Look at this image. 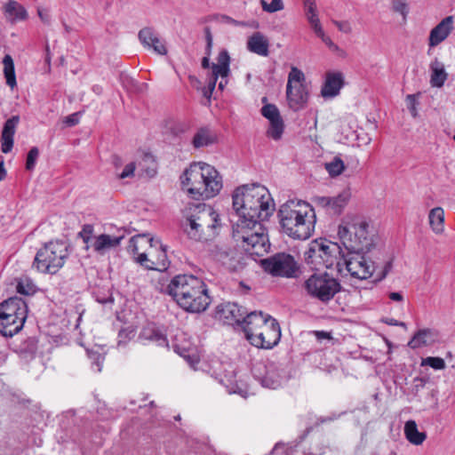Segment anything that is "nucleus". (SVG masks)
Returning a JSON list of instances; mask_svg holds the SVG:
<instances>
[{
  "label": "nucleus",
  "instance_id": "3",
  "mask_svg": "<svg viewBox=\"0 0 455 455\" xmlns=\"http://www.w3.org/2000/svg\"><path fill=\"white\" fill-rule=\"evenodd\" d=\"M181 188L195 200L216 196L223 187L217 169L204 162L192 163L180 175Z\"/></svg>",
  "mask_w": 455,
  "mask_h": 455
},
{
  "label": "nucleus",
  "instance_id": "54",
  "mask_svg": "<svg viewBox=\"0 0 455 455\" xmlns=\"http://www.w3.org/2000/svg\"><path fill=\"white\" fill-rule=\"evenodd\" d=\"M407 101H408V108L412 116H417V108H416V99L414 94H409L407 95Z\"/></svg>",
  "mask_w": 455,
  "mask_h": 455
},
{
  "label": "nucleus",
  "instance_id": "14",
  "mask_svg": "<svg viewBox=\"0 0 455 455\" xmlns=\"http://www.w3.org/2000/svg\"><path fill=\"white\" fill-rule=\"evenodd\" d=\"M281 339V328L278 322L271 315L251 339V345L264 349H270L276 346Z\"/></svg>",
  "mask_w": 455,
  "mask_h": 455
},
{
  "label": "nucleus",
  "instance_id": "12",
  "mask_svg": "<svg viewBox=\"0 0 455 455\" xmlns=\"http://www.w3.org/2000/svg\"><path fill=\"white\" fill-rule=\"evenodd\" d=\"M252 374L262 387L270 389L282 387L287 380V374L282 364L274 361L255 363Z\"/></svg>",
  "mask_w": 455,
  "mask_h": 455
},
{
  "label": "nucleus",
  "instance_id": "61",
  "mask_svg": "<svg viewBox=\"0 0 455 455\" xmlns=\"http://www.w3.org/2000/svg\"><path fill=\"white\" fill-rule=\"evenodd\" d=\"M316 334V337L320 339H330V334L325 332V331H316L315 332Z\"/></svg>",
  "mask_w": 455,
  "mask_h": 455
},
{
  "label": "nucleus",
  "instance_id": "39",
  "mask_svg": "<svg viewBox=\"0 0 455 455\" xmlns=\"http://www.w3.org/2000/svg\"><path fill=\"white\" fill-rule=\"evenodd\" d=\"M284 124L282 117L269 121V128L267 134L269 138L278 140L282 138Z\"/></svg>",
  "mask_w": 455,
  "mask_h": 455
},
{
  "label": "nucleus",
  "instance_id": "63",
  "mask_svg": "<svg viewBox=\"0 0 455 455\" xmlns=\"http://www.w3.org/2000/svg\"><path fill=\"white\" fill-rule=\"evenodd\" d=\"M78 235L83 238L84 242H85V225L82 227V229L78 233Z\"/></svg>",
  "mask_w": 455,
  "mask_h": 455
},
{
  "label": "nucleus",
  "instance_id": "15",
  "mask_svg": "<svg viewBox=\"0 0 455 455\" xmlns=\"http://www.w3.org/2000/svg\"><path fill=\"white\" fill-rule=\"evenodd\" d=\"M366 253L347 252L345 258L347 270L351 276L364 280L371 277L375 270L373 262L365 257Z\"/></svg>",
  "mask_w": 455,
  "mask_h": 455
},
{
  "label": "nucleus",
  "instance_id": "55",
  "mask_svg": "<svg viewBox=\"0 0 455 455\" xmlns=\"http://www.w3.org/2000/svg\"><path fill=\"white\" fill-rule=\"evenodd\" d=\"M204 34L207 42V51L211 52V48L212 46V36L210 28L206 27L204 28Z\"/></svg>",
  "mask_w": 455,
  "mask_h": 455
},
{
  "label": "nucleus",
  "instance_id": "16",
  "mask_svg": "<svg viewBox=\"0 0 455 455\" xmlns=\"http://www.w3.org/2000/svg\"><path fill=\"white\" fill-rule=\"evenodd\" d=\"M247 310L235 302H224L217 307L216 314L227 324L241 326Z\"/></svg>",
  "mask_w": 455,
  "mask_h": 455
},
{
  "label": "nucleus",
  "instance_id": "13",
  "mask_svg": "<svg viewBox=\"0 0 455 455\" xmlns=\"http://www.w3.org/2000/svg\"><path fill=\"white\" fill-rule=\"evenodd\" d=\"M265 272L273 276L286 278L295 277L299 266L294 257L285 252H279L260 260Z\"/></svg>",
  "mask_w": 455,
  "mask_h": 455
},
{
  "label": "nucleus",
  "instance_id": "53",
  "mask_svg": "<svg viewBox=\"0 0 455 455\" xmlns=\"http://www.w3.org/2000/svg\"><path fill=\"white\" fill-rule=\"evenodd\" d=\"M393 267V264L391 260H388L385 263L382 270L379 273H377V281L383 280L391 271Z\"/></svg>",
  "mask_w": 455,
  "mask_h": 455
},
{
  "label": "nucleus",
  "instance_id": "46",
  "mask_svg": "<svg viewBox=\"0 0 455 455\" xmlns=\"http://www.w3.org/2000/svg\"><path fill=\"white\" fill-rule=\"evenodd\" d=\"M260 4L263 11L273 13L278 11H282L284 8L283 0H272L270 4L265 0H260Z\"/></svg>",
  "mask_w": 455,
  "mask_h": 455
},
{
  "label": "nucleus",
  "instance_id": "64",
  "mask_svg": "<svg viewBox=\"0 0 455 455\" xmlns=\"http://www.w3.org/2000/svg\"><path fill=\"white\" fill-rule=\"evenodd\" d=\"M92 91L95 92L97 94H100L102 92V88L99 85H95L92 87Z\"/></svg>",
  "mask_w": 455,
  "mask_h": 455
},
{
  "label": "nucleus",
  "instance_id": "30",
  "mask_svg": "<svg viewBox=\"0 0 455 455\" xmlns=\"http://www.w3.org/2000/svg\"><path fill=\"white\" fill-rule=\"evenodd\" d=\"M431 71L430 84L432 87L441 88L448 78V74L443 62L437 58L433 60L429 65Z\"/></svg>",
  "mask_w": 455,
  "mask_h": 455
},
{
  "label": "nucleus",
  "instance_id": "2",
  "mask_svg": "<svg viewBox=\"0 0 455 455\" xmlns=\"http://www.w3.org/2000/svg\"><path fill=\"white\" fill-rule=\"evenodd\" d=\"M162 291L170 295L182 309L189 313H202L211 304L206 284L192 275L174 276Z\"/></svg>",
  "mask_w": 455,
  "mask_h": 455
},
{
  "label": "nucleus",
  "instance_id": "50",
  "mask_svg": "<svg viewBox=\"0 0 455 455\" xmlns=\"http://www.w3.org/2000/svg\"><path fill=\"white\" fill-rule=\"evenodd\" d=\"M316 36L322 39V41L331 49L336 51L338 49L337 44H335L332 40L325 35L323 28H318L316 31H315Z\"/></svg>",
  "mask_w": 455,
  "mask_h": 455
},
{
  "label": "nucleus",
  "instance_id": "25",
  "mask_svg": "<svg viewBox=\"0 0 455 455\" xmlns=\"http://www.w3.org/2000/svg\"><path fill=\"white\" fill-rule=\"evenodd\" d=\"M344 84L343 75L340 72H329L321 90L323 98H333L339 93Z\"/></svg>",
  "mask_w": 455,
  "mask_h": 455
},
{
  "label": "nucleus",
  "instance_id": "17",
  "mask_svg": "<svg viewBox=\"0 0 455 455\" xmlns=\"http://www.w3.org/2000/svg\"><path fill=\"white\" fill-rule=\"evenodd\" d=\"M93 227L87 224V243L91 242V247L99 254H104L107 251L118 246L124 239V235L111 236L109 235H100L93 238Z\"/></svg>",
  "mask_w": 455,
  "mask_h": 455
},
{
  "label": "nucleus",
  "instance_id": "9",
  "mask_svg": "<svg viewBox=\"0 0 455 455\" xmlns=\"http://www.w3.org/2000/svg\"><path fill=\"white\" fill-rule=\"evenodd\" d=\"M67 257V244L61 241H52L37 251L33 267L42 273L55 274L62 267Z\"/></svg>",
  "mask_w": 455,
  "mask_h": 455
},
{
  "label": "nucleus",
  "instance_id": "29",
  "mask_svg": "<svg viewBox=\"0 0 455 455\" xmlns=\"http://www.w3.org/2000/svg\"><path fill=\"white\" fill-rule=\"evenodd\" d=\"M25 320L17 315H6L0 313V333L5 337L13 336L21 330Z\"/></svg>",
  "mask_w": 455,
  "mask_h": 455
},
{
  "label": "nucleus",
  "instance_id": "27",
  "mask_svg": "<svg viewBox=\"0 0 455 455\" xmlns=\"http://www.w3.org/2000/svg\"><path fill=\"white\" fill-rule=\"evenodd\" d=\"M0 313L6 315H17L20 318L26 319L28 306L20 298H11L0 304Z\"/></svg>",
  "mask_w": 455,
  "mask_h": 455
},
{
  "label": "nucleus",
  "instance_id": "49",
  "mask_svg": "<svg viewBox=\"0 0 455 455\" xmlns=\"http://www.w3.org/2000/svg\"><path fill=\"white\" fill-rule=\"evenodd\" d=\"M143 335H144L147 339H150V340H152V341L156 342L158 346L163 347V346H167V344H168V343H167V339H166V338H165V336H164L163 333H161L160 331H152V333H151L150 335H148L147 331H144V333H143Z\"/></svg>",
  "mask_w": 455,
  "mask_h": 455
},
{
  "label": "nucleus",
  "instance_id": "28",
  "mask_svg": "<svg viewBox=\"0 0 455 455\" xmlns=\"http://www.w3.org/2000/svg\"><path fill=\"white\" fill-rule=\"evenodd\" d=\"M247 49L257 55L267 57L269 54V40L260 32H254L247 40Z\"/></svg>",
  "mask_w": 455,
  "mask_h": 455
},
{
  "label": "nucleus",
  "instance_id": "23",
  "mask_svg": "<svg viewBox=\"0 0 455 455\" xmlns=\"http://www.w3.org/2000/svg\"><path fill=\"white\" fill-rule=\"evenodd\" d=\"M19 123L20 116H12L4 124L1 134V150L4 154L11 152L13 148V138Z\"/></svg>",
  "mask_w": 455,
  "mask_h": 455
},
{
  "label": "nucleus",
  "instance_id": "34",
  "mask_svg": "<svg viewBox=\"0 0 455 455\" xmlns=\"http://www.w3.org/2000/svg\"><path fill=\"white\" fill-rule=\"evenodd\" d=\"M428 222L431 230L441 235L444 231V211L442 207H435L428 213Z\"/></svg>",
  "mask_w": 455,
  "mask_h": 455
},
{
  "label": "nucleus",
  "instance_id": "48",
  "mask_svg": "<svg viewBox=\"0 0 455 455\" xmlns=\"http://www.w3.org/2000/svg\"><path fill=\"white\" fill-rule=\"evenodd\" d=\"M39 156V150L36 147H33L27 155L26 169L32 171L35 168L36 160Z\"/></svg>",
  "mask_w": 455,
  "mask_h": 455
},
{
  "label": "nucleus",
  "instance_id": "59",
  "mask_svg": "<svg viewBox=\"0 0 455 455\" xmlns=\"http://www.w3.org/2000/svg\"><path fill=\"white\" fill-rule=\"evenodd\" d=\"M209 55H210V52L207 51V56L204 57L203 60H202V67L204 68H210V58H209Z\"/></svg>",
  "mask_w": 455,
  "mask_h": 455
},
{
  "label": "nucleus",
  "instance_id": "5",
  "mask_svg": "<svg viewBox=\"0 0 455 455\" xmlns=\"http://www.w3.org/2000/svg\"><path fill=\"white\" fill-rule=\"evenodd\" d=\"M284 234L293 239L306 240L314 233L316 217L311 205L301 200H289L278 211Z\"/></svg>",
  "mask_w": 455,
  "mask_h": 455
},
{
  "label": "nucleus",
  "instance_id": "41",
  "mask_svg": "<svg viewBox=\"0 0 455 455\" xmlns=\"http://www.w3.org/2000/svg\"><path fill=\"white\" fill-rule=\"evenodd\" d=\"M142 171L148 177H153L156 173V166L154 156L151 154H145L142 159Z\"/></svg>",
  "mask_w": 455,
  "mask_h": 455
},
{
  "label": "nucleus",
  "instance_id": "8",
  "mask_svg": "<svg viewBox=\"0 0 455 455\" xmlns=\"http://www.w3.org/2000/svg\"><path fill=\"white\" fill-rule=\"evenodd\" d=\"M220 227L217 212L204 204L196 205L182 223L188 237L196 242L212 240L219 234Z\"/></svg>",
  "mask_w": 455,
  "mask_h": 455
},
{
  "label": "nucleus",
  "instance_id": "37",
  "mask_svg": "<svg viewBox=\"0 0 455 455\" xmlns=\"http://www.w3.org/2000/svg\"><path fill=\"white\" fill-rule=\"evenodd\" d=\"M319 246H322L320 250V256H323L321 258L322 265L323 267H328L329 266H331L333 264V255L332 252L336 249V247L339 249L338 243H331L326 240L317 239Z\"/></svg>",
  "mask_w": 455,
  "mask_h": 455
},
{
  "label": "nucleus",
  "instance_id": "45",
  "mask_svg": "<svg viewBox=\"0 0 455 455\" xmlns=\"http://www.w3.org/2000/svg\"><path fill=\"white\" fill-rule=\"evenodd\" d=\"M17 291L20 294L29 295L35 292L36 286L28 278H21L18 283Z\"/></svg>",
  "mask_w": 455,
  "mask_h": 455
},
{
  "label": "nucleus",
  "instance_id": "4",
  "mask_svg": "<svg viewBox=\"0 0 455 455\" xmlns=\"http://www.w3.org/2000/svg\"><path fill=\"white\" fill-rule=\"evenodd\" d=\"M232 199L234 212L230 217L244 215L246 219L267 220L275 209L268 189L259 184L237 188L232 195Z\"/></svg>",
  "mask_w": 455,
  "mask_h": 455
},
{
  "label": "nucleus",
  "instance_id": "44",
  "mask_svg": "<svg viewBox=\"0 0 455 455\" xmlns=\"http://www.w3.org/2000/svg\"><path fill=\"white\" fill-rule=\"evenodd\" d=\"M261 115L268 121L280 118V112L277 107L274 104H266L261 108Z\"/></svg>",
  "mask_w": 455,
  "mask_h": 455
},
{
  "label": "nucleus",
  "instance_id": "47",
  "mask_svg": "<svg viewBox=\"0 0 455 455\" xmlns=\"http://www.w3.org/2000/svg\"><path fill=\"white\" fill-rule=\"evenodd\" d=\"M305 15L314 32L322 28L316 8L305 11Z\"/></svg>",
  "mask_w": 455,
  "mask_h": 455
},
{
  "label": "nucleus",
  "instance_id": "43",
  "mask_svg": "<svg viewBox=\"0 0 455 455\" xmlns=\"http://www.w3.org/2000/svg\"><path fill=\"white\" fill-rule=\"evenodd\" d=\"M135 337V330L132 327L124 328L119 331L117 336V346L124 347L128 341Z\"/></svg>",
  "mask_w": 455,
  "mask_h": 455
},
{
  "label": "nucleus",
  "instance_id": "18",
  "mask_svg": "<svg viewBox=\"0 0 455 455\" xmlns=\"http://www.w3.org/2000/svg\"><path fill=\"white\" fill-rule=\"evenodd\" d=\"M350 196V192L344 190L336 196H315L313 202L318 207L326 209L332 213L339 214L348 204Z\"/></svg>",
  "mask_w": 455,
  "mask_h": 455
},
{
  "label": "nucleus",
  "instance_id": "57",
  "mask_svg": "<svg viewBox=\"0 0 455 455\" xmlns=\"http://www.w3.org/2000/svg\"><path fill=\"white\" fill-rule=\"evenodd\" d=\"M229 73H227L225 76H219L220 77V81L219 83V89L223 91L226 85L228 84V76Z\"/></svg>",
  "mask_w": 455,
  "mask_h": 455
},
{
  "label": "nucleus",
  "instance_id": "26",
  "mask_svg": "<svg viewBox=\"0 0 455 455\" xmlns=\"http://www.w3.org/2000/svg\"><path fill=\"white\" fill-rule=\"evenodd\" d=\"M453 17L444 18L437 26H435L429 35V45L431 47L438 45L445 40L452 30Z\"/></svg>",
  "mask_w": 455,
  "mask_h": 455
},
{
  "label": "nucleus",
  "instance_id": "22",
  "mask_svg": "<svg viewBox=\"0 0 455 455\" xmlns=\"http://www.w3.org/2000/svg\"><path fill=\"white\" fill-rule=\"evenodd\" d=\"M230 57L227 51H221L218 55V62L212 65V73L208 77V88L210 93L215 89L219 76L229 73Z\"/></svg>",
  "mask_w": 455,
  "mask_h": 455
},
{
  "label": "nucleus",
  "instance_id": "35",
  "mask_svg": "<svg viewBox=\"0 0 455 455\" xmlns=\"http://www.w3.org/2000/svg\"><path fill=\"white\" fill-rule=\"evenodd\" d=\"M323 248L319 246L318 240L312 241L307 251L304 252V259L307 264L313 265L314 267L317 268L322 267V260L320 256V250Z\"/></svg>",
  "mask_w": 455,
  "mask_h": 455
},
{
  "label": "nucleus",
  "instance_id": "19",
  "mask_svg": "<svg viewBox=\"0 0 455 455\" xmlns=\"http://www.w3.org/2000/svg\"><path fill=\"white\" fill-rule=\"evenodd\" d=\"M269 316V315L264 314L261 311L246 313L240 327L243 329L246 339L251 344L253 336L258 333L260 329H262Z\"/></svg>",
  "mask_w": 455,
  "mask_h": 455
},
{
  "label": "nucleus",
  "instance_id": "1",
  "mask_svg": "<svg viewBox=\"0 0 455 455\" xmlns=\"http://www.w3.org/2000/svg\"><path fill=\"white\" fill-rule=\"evenodd\" d=\"M339 253H367L375 244L376 230L371 221L363 215L347 213L337 228Z\"/></svg>",
  "mask_w": 455,
  "mask_h": 455
},
{
  "label": "nucleus",
  "instance_id": "58",
  "mask_svg": "<svg viewBox=\"0 0 455 455\" xmlns=\"http://www.w3.org/2000/svg\"><path fill=\"white\" fill-rule=\"evenodd\" d=\"M305 11L316 8L315 0H303Z\"/></svg>",
  "mask_w": 455,
  "mask_h": 455
},
{
  "label": "nucleus",
  "instance_id": "10",
  "mask_svg": "<svg viewBox=\"0 0 455 455\" xmlns=\"http://www.w3.org/2000/svg\"><path fill=\"white\" fill-rule=\"evenodd\" d=\"M310 85L305 74L296 67H292L288 75L286 84V101L294 112L304 109L308 102Z\"/></svg>",
  "mask_w": 455,
  "mask_h": 455
},
{
  "label": "nucleus",
  "instance_id": "60",
  "mask_svg": "<svg viewBox=\"0 0 455 455\" xmlns=\"http://www.w3.org/2000/svg\"><path fill=\"white\" fill-rule=\"evenodd\" d=\"M387 323H388L389 325H395V326H405V323H403V322H398L397 320H395V319H390L389 321H387Z\"/></svg>",
  "mask_w": 455,
  "mask_h": 455
},
{
  "label": "nucleus",
  "instance_id": "20",
  "mask_svg": "<svg viewBox=\"0 0 455 455\" xmlns=\"http://www.w3.org/2000/svg\"><path fill=\"white\" fill-rule=\"evenodd\" d=\"M138 38L141 44L148 49L154 51L160 55H165L167 49L164 43L160 39L158 34L151 27H146L139 31Z\"/></svg>",
  "mask_w": 455,
  "mask_h": 455
},
{
  "label": "nucleus",
  "instance_id": "52",
  "mask_svg": "<svg viewBox=\"0 0 455 455\" xmlns=\"http://www.w3.org/2000/svg\"><path fill=\"white\" fill-rule=\"evenodd\" d=\"M135 169H136L135 164L133 162L129 163L128 164H126L124 166V170L118 176L122 180L132 177L134 174Z\"/></svg>",
  "mask_w": 455,
  "mask_h": 455
},
{
  "label": "nucleus",
  "instance_id": "11",
  "mask_svg": "<svg viewBox=\"0 0 455 455\" xmlns=\"http://www.w3.org/2000/svg\"><path fill=\"white\" fill-rule=\"evenodd\" d=\"M307 293L321 302L327 303L340 291V283L327 273L314 274L305 281Z\"/></svg>",
  "mask_w": 455,
  "mask_h": 455
},
{
  "label": "nucleus",
  "instance_id": "42",
  "mask_svg": "<svg viewBox=\"0 0 455 455\" xmlns=\"http://www.w3.org/2000/svg\"><path fill=\"white\" fill-rule=\"evenodd\" d=\"M421 366H429L434 370L440 371L446 367L445 361L441 357L427 356L423 358L420 363Z\"/></svg>",
  "mask_w": 455,
  "mask_h": 455
},
{
  "label": "nucleus",
  "instance_id": "6",
  "mask_svg": "<svg viewBox=\"0 0 455 455\" xmlns=\"http://www.w3.org/2000/svg\"><path fill=\"white\" fill-rule=\"evenodd\" d=\"M265 220L246 219L244 215L230 217L233 223V239L246 253L262 256L267 252L270 243L262 225Z\"/></svg>",
  "mask_w": 455,
  "mask_h": 455
},
{
  "label": "nucleus",
  "instance_id": "36",
  "mask_svg": "<svg viewBox=\"0 0 455 455\" xmlns=\"http://www.w3.org/2000/svg\"><path fill=\"white\" fill-rule=\"evenodd\" d=\"M4 12L12 21L22 20L27 18V12L24 7L14 0H9L6 3Z\"/></svg>",
  "mask_w": 455,
  "mask_h": 455
},
{
  "label": "nucleus",
  "instance_id": "56",
  "mask_svg": "<svg viewBox=\"0 0 455 455\" xmlns=\"http://www.w3.org/2000/svg\"><path fill=\"white\" fill-rule=\"evenodd\" d=\"M388 298L393 301L402 302L403 300V296L402 292H390L388 294Z\"/></svg>",
  "mask_w": 455,
  "mask_h": 455
},
{
  "label": "nucleus",
  "instance_id": "33",
  "mask_svg": "<svg viewBox=\"0 0 455 455\" xmlns=\"http://www.w3.org/2000/svg\"><path fill=\"white\" fill-rule=\"evenodd\" d=\"M107 351L103 346L95 345L87 349V359L91 361V368L95 372H100Z\"/></svg>",
  "mask_w": 455,
  "mask_h": 455
},
{
  "label": "nucleus",
  "instance_id": "38",
  "mask_svg": "<svg viewBox=\"0 0 455 455\" xmlns=\"http://www.w3.org/2000/svg\"><path fill=\"white\" fill-rule=\"evenodd\" d=\"M3 64H4V74L6 79V84L11 87L13 88L16 86V76H15V69H14V62L11 55L6 54L3 59Z\"/></svg>",
  "mask_w": 455,
  "mask_h": 455
},
{
  "label": "nucleus",
  "instance_id": "51",
  "mask_svg": "<svg viewBox=\"0 0 455 455\" xmlns=\"http://www.w3.org/2000/svg\"><path fill=\"white\" fill-rule=\"evenodd\" d=\"M83 113L81 111L73 113L68 116L65 117L64 123L67 126H74L77 124L82 117Z\"/></svg>",
  "mask_w": 455,
  "mask_h": 455
},
{
  "label": "nucleus",
  "instance_id": "7",
  "mask_svg": "<svg viewBox=\"0 0 455 455\" xmlns=\"http://www.w3.org/2000/svg\"><path fill=\"white\" fill-rule=\"evenodd\" d=\"M127 250L137 263L148 269L163 272L170 266L165 247L160 240L146 234L132 236Z\"/></svg>",
  "mask_w": 455,
  "mask_h": 455
},
{
  "label": "nucleus",
  "instance_id": "31",
  "mask_svg": "<svg viewBox=\"0 0 455 455\" xmlns=\"http://www.w3.org/2000/svg\"><path fill=\"white\" fill-rule=\"evenodd\" d=\"M217 141L216 134L207 127H202L195 133L192 145L195 148H201L214 144Z\"/></svg>",
  "mask_w": 455,
  "mask_h": 455
},
{
  "label": "nucleus",
  "instance_id": "21",
  "mask_svg": "<svg viewBox=\"0 0 455 455\" xmlns=\"http://www.w3.org/2000/svg\"><path fill=\"white\" fill-rule=\"evenodd\" d=\"M220 368L221 371L220 372H217L216 370H214L213 373L215 374V378L220 384L226 387L227 391L229 394L242 395L243 390L238 387L235 380V371L234 366L230 363H220Z\"/></svg>",
  "mask_w": 455,
  "mask_h": 455
},
{
  "label": "nucleus",
  "instance_id": "32",
  "mask_svg": "<svg viewBox=\"0 0 455 455\" xmlns=\"http://www.w3.org/2000/svg\"><path fill=\"white\" fill-rule=\"evenodd\" d=\"M404 435L409 443L414 445H420L427 439L425 432H419L416 422L412 419L404 424Z\"/></svg>",
  "mask_w": 455,
  "mask_h": 455
},
{
  "label": "nucleus",
  "instance_id": "24",
  "mask_svg": "<svg viewBox=\"0 0 455 455\" xmlns=\"http://www.w3.org/2000/svg\"><path fill=\"white\" fill-rule=\"evenodd\" d=\"M439 340V332L435 329H421L418 331L411 340L408 346L412 348H419L423 347H429L434 345Z\"/></svg>",
  "mask_w": 455,
  "mask_h": 455
},
{
  "label": "nucleus",
  "instance_id": "40",
  "mask_svg": "<svg viewBox=\"0 0 455 455\" xmlns=\"http://www.w3.org/2000/svg\"><path fill=\"white\" fill-rule=\"evenodd\" d=\"M325 169L331 177H337L345 169V165L341 158L336 156L331 162L325 164Z\"/></svg>",
  "mask_w": 455,
  "mask_h": 455
},
{
  "label": "nucleus",
  "instance_id": "62",
  "mask_svg": "<svg viewBox=\"0 0 455 455\" xmlns=\"http://www.w3.org/2000/svg\"><path fill=\"white\" fill-rule=\"evenodd\" d=\"M5 170L4 168L3 163H0V181L5 177Z\"/></svg>",
  "mask_w": 455,
  "mask_h": 455
}]
</instances>
